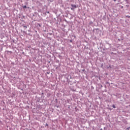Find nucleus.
<instances>
[{"mask_svg":"<svg viewBox=\"0 0 130 130\" xmlns=\"http://www.w3.org/2000/svg\"><path fill=\"white\" fill-rule=\"evenodd\" d=\"M71 7H72V8H71V10H75V9H77V6L75 5L72 4Z\"/></svg>","mask_w":130,"mask_h":130,"instance_id":"nucleus-1","label":"nucleus"},{"mask_svg":"<svg viewBox=\"0 0 130 130\" xmlns=\"http://www.w3.org/2000/svg\"><path fill=\"white\" fill-rule=\"evenodd\" d=\"M23 8L24 9H26L27 8V6H23Z\"/></svg>","mask_w":130,"mask_h":130,"instance_id":"nucleus-3","label":"nucleus"},{"mask_svg":"<svg viewBox=\"0 0 130 130\" xmlns=\"http://www.w3.org/2000/svg\"><path fill=\"white\" fill-rule=\"evenodd\" d=\"M46 126H48V124L46 123L45 125Z\"/></svg>","mask_w":130,"mask_h":130,"instance_id":"nucleus-4","label":"nucleus"},{"mask_svg":"<svg viewBox=\"0 0 130 130\" xmlns=\"http://www.w3.org/2000/svg\"><path fill=\"white\" fill-rule=\"evenodd\" d=\"M129 128V127L128 128H127V129H128Z\"/></svg>","mask_w":130,"mask_h":130,"instance_id":"nucleus-6","label":"nucleus"},{"mask_svg":"<svg viewBox=\"0 0 130 130\" xmlns=\"http://www.w3.org/2000/svg\"><path fill=\"white\" fill-rule=\"evenodd\" d=\"M113 108H114V105H113Z\"/></svg>","mask_w":130,"mask_h":130,"instance_id":"nucleus-5","label":"nucleus"},{"mask_svg":"<svg viewBox=\"0 0 130 130\" xmlns=\"http://www.w3.org/2000/svg\"><path fill=\"white\" fill-rule=\"evenodd\" d=\"M116 0H114V2H116Z\"/></svg>","mask_w":130,"mask_h":130,"instance_id":"nucleus-7","label":"nucleus"},{"mask_svg":"<svg viewBox=\"0 0 130 130\" xmlns=\"http://www.w3.org/2000/svg\"><path fill=\"white\" fill-rule=\"evenodd\" d=\"M23 27L25 28V29H27V26H26V25H24Z\"/></svg>","mask_w":130,"mask_h":130,"instance_id":"nucleus-2","label":"nucleus"}]
</instances>
